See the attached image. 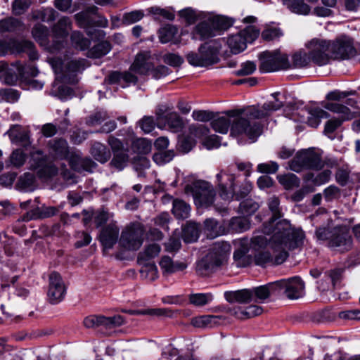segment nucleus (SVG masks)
Masks as SVG:
<instances>
[{
	"label": "nucleus",
	"instance_id": "39448f33",
	"mask_svg": "<svg viewBox=\"0 0 360 360\" xmlns=\"http://www.w3.org/2000/svg\"><path fill=\"white\" fill-rule=\"evenodd\" d=\"M329 229V226L319 228L316 231L318 240L328 241L329 247L340 252L348 251L352 248V239L347 226H336L333 230Z\"/></svg>",
	"mask_w": 360,
	"mask_h": 360
},
{
	"label": "nucleus",
	"instance_id": "c03bdc74",
	"mask_svg": "<svg viewBox=\"0 0 360 360\" xmlns=\"http://www.w3.org/2000/svg\"><path fill=\"white\" fill-rule=\"evenodd\" d=\"M277 179L288 190L298 187L300 183L299 178L292 173L279 174L277 176Z\"/></svg>",
	"mask_w": 360,
	"mask_h": 360
},
{
	"label": "nucleus",
	"instance_id": "72a5a7b5",
	"mask_svg": "<svg viewBox=\"0 0 360 360\" xmlns=\"http://www.w3.org/2000/svg\"><path fill=\"white\" fill-rule=\"evenodd\" d=\"M177 33L178 30L175 26L167 25L159 30L158 37L160 42L162 44L170 41L176 43L178 41V40L176 39Z\"/></svg>",
	"mask_w": 360,
	"mask_h": 360
},
{
	"label": "nucleus",
	"instance_id": "49530a36",
	"mask_svg": "<svg viewBox=\"0 0 360 360\" xmlns=\"http://www.w3.org/2000/svg\"><path fill=\"white\" fill-rule=\"evenodd\" d=\"M250 223L246 217H233L229 222V229L234 232H243L248 230Z\"/></svg>",
	"mask_w": 360,
	"mask_h": 360
},
{
	"label": "nucleus",
	"instance_id": "7c9ffc66",
	"mask_svg": "<svg viewBox=\"0 0 360 360\" xmlns=\"http://www.w3.org/2000/svg\"><path fill=\"white\" fill-rule=\"evenodd\" d=\"M281 1L292 13L303 15L311 14V8L304 0H281Z\"/></svg>",
	"mask_w": 360,
	"mask_h": 360
},
{
	"label": "nucleus",
	"instance_id": "de8ad7c7",
	"mask_svg": "<svg viewBox=\"0 0 360 360\" xmlns=\"http://www.w3.org/2000/svg\"><path fill=\"white\" fill-rule=\"evenodd\" d=\"M160 247L155 243L148 245L143 252H140L138 257V262L142 264V262L148 260L156 257L160 252Z\"/></svg>",
	"mask_w": 360,
	"mask_h": 360
},
{
	"label": "nucleus",
	"instance_id": "f8f14e48",
	"mask_svg": "<svg viewBox=\"0 0 360 360\" xmlns=\"http://www.w3.org/2000/svg\"><path fill=\"white\" fill-rule=\"evenodd\" d=\"M30 168L36 171L40 178H49L58 172L57 167L49 160L44 152L33 148L30 153Z\"/></svg>",
	"mask_w": 360,
	"mask_h": 360
},
{
	"label": "nucleus",
	"instance_id": "6e6d98bb",
	"mask_svg": "<svg viewBox=\"0 0 360 360\" xmlns=\"http://www.w3.org/2000/svg\"><path fill=\"white\" fill-rule=\"evenodd\" d=\"M21 25L17 19L8 18L0 21L1 32H11L17 30Z\"/></svg>",
	"mask_w": 360,
	"mask_h": 360
},
{
	"label": "nucleus",
	"instance_id": "9b49d317",
	"mask_svg": "<svg viewBox=\"0 0 360 360\" xmlns=\"http://www.w3.org/2000/svg\"><path fill=\"white\" fill-rule=\"evenodd\" d=\"M185 193L193 198L198 206H209L214 202L215 197L212 186L205 181H196L185 187Z\"/></svg>",
	"mask_w": 360,
	"mask_h": 360
},
{
	"label": "nucleus",
	"instance_id": "a878e982",
	"mask_svg": "<svg viewBox=\"0 0 360 360\" xmlns=\"http://www.w3.org/2000/svg\"><path fill=\"white\" fill-rule=\"evenodd\" d=\"M160 109L158 112V120L164 119L168 128L173 132H177L183 128L184 122L182 119L176 112L169 110L165 108L164 112H160Z\"/></svg>",
	"mask_w": 360,
	"mask_h": 360
},
{
	"label": "nucleus",
	"instance_id": "c756f323",
	"mask_svg": "<svg viewBox=\"0 0 360 360\" xmlns=\"http://www.w3.org/2000/svg\"><path fill=\"white\" fill-rule=\"evenodd\" d=\"M225 298L229 302L248 303L253 301V292L250 289L225 292Z\"/></svg>",
	"mask_w": 360,
	"mask_h": 360
},
{
	"label": "nucleus",
	"instance_id": "aec40b11",
	"mask_svg": "<svg viewBox=\"0 0 360 360\" xmlns=\"http://www.w3.org/2000/svg\"><path fill=\"white\" fill-rule=\"evenodd\" d=\"M65 287L61 276L56 272H53L49 276V288L48 297L52 304L62 301L65 295Z\"/></svg>",
	"mask_w": 360,
	"mask_h": 360
},
{
	"label": "nucleus",
	"instance_id": "2f4dec72",
	"mask_svg": "<svg viewBox=\"0 0 360 360\" xmlns=\"http://www.w3.org/2000/svg\"><path fill=\"white\" fill-rule=\"evenodd\" d=\"M179 15L188 25H192L197 20L204 21L205 12L196 11L191 8H186L181 10L179 12Z\"/></svg>",
	"mask_w": 360,
	"mask_h": 360
},
{
	"label": "nucleus",
	"instance_id": "4c0bfd02",
	"mask_svg": "<svg viewBox=\"0 0 360 360\" xmlns=\"http://www.w3.org/2000/svg\"><path fill=\"white\" fill-rule=\"evenodd\" d=\"M330 176L331 172L329 169H324L316 176L311 172H309L304 176V181L311 183L314 186H320L328 182Z\"/></svg>",
	"mask_w": 360,
	"mask_h": 360
},
{
	"label": "nucleus",
	"instance_id": "4468645a",
	"mask_svg": "<svg viewBox=\"0 0 360 360\" xmlns=\"http://www.w3.org/2000/svg\"><path fill=\"white\" fill-rule=\"evenodd\" d=\"M259 31L253 25H249L236 34L231 35L227 39V44L233 54L243 51L248 43H252L259 36Z\"/></svg>",
	"mask_w": 360,
	"mask_h": 360
},
{
	"label": "nucleus",
	"instance_id": "412c9836",
	"mask_svg": "<svg viewBox=\"0 0 360 360\" xmlns=\"http://www.w3.org/2000/svg\"><path fill=\"white\" fill-rule=\"evenodd\" d=\"M70 29V20L66 17L60 18L53 28L52 40L60 48V51L67 45L66 38Z\"/></svg>",
	"mask_w": 360,
	"mask_h": 360
},
{
	"label": "nucleus",
	"instance_id": "680f3d73",
	"mask_svg": "<svg viewBox=\"0 0 360 360\" xmlns=\"http://www.w3.org/2000/svg\"><path fill=\"white\" fill-rule=\"evenodd\" d=\"M279 166L277 162L270 161L266 163H261L257 165V169L260 173L274 174L278 170Z\"/></svg>",
	"mask_w": 360,
	"mask_h": 360
},
{
	"label": "nucleus",
	"instance_id": "052dcab7",
	"mask_svg": "<svg viewBox=\"0 0 360 360\" xmlns=\"http://www.w3.org/2000/svg\"><path fill=\"white\" fill-rule=\"evenodd\" d=\"M109 116L106 111H98L89 117L86 121V124L89 126L101 124Z\"/></svg>",
	"mask_w": 360,
	"mask_h": 360
},
{
	"label": "nucleus",
	"instance_id": "6e6552de",
	"mask_svg": "<svg viewBox=\"0 0 360 360\" xmlns=\"http://www.w3.org/2000/svg\"><path fill=\"white\" fill-rule=\"evenodd\" d=\"M323 167V162L320 153L312 149L298 151L288 162L289 169L297 173L308 169L319 170Z\"/></svg>",
	"mask_w": 360,
	"mask_h": 360
},
{
	"label": "nucleus",
	"instance_id": "3c124183",
	"mask_svg": "<svg viewBox=\"0 0 360 360\" xmlns=\"http://www.w3.org/2000/svg\"><path fill=\"white\" fill-rule=\"evenodd\" d=\"M212 298L210 293H195L189 296V301L196 307H202L210 303Z\"/></svg>",
	"mask_w": 360,
	"mask_h": 360
},
{
	"label": "nucleus",
	"instance_id": "bb28decb",
	"mask_svg": "<svg viewBox=\"0 0 360 360\" xmlns=\"http://www.w3.org/2000/svg\"><path fill=\"white\" fill-rule=\"evenodd\" d=\"M323 106L326 110L338 114L342 121L344 120H351L356 116L360 115V110L351 111L347 106L337 103L326 102Z\"/></svg>",
	"mask_w": 360,
	"mask_h": 360
},
{
	"label": "nucleus",
	"instance_id": "a19ab883",
	"mask_svg": "<svg viewBox=\"0 0 360 360\" xmlns=\"http://www.w3.org/2000/svg\"><path fill=\"white\" fill-rule=\"evenodd\" d=\"M262 313V308L257 305H250L243 309L241 308L235 309L233 314L240 319L252 318L260 315Z\"/></svg>",
	"mask_w": 360,
	"mask_h": 360
},
{
	"label": "nucleus",
	"instance_id": "423d86ee",
	"mask_svg": "<svg viewBox=\"0 0 360 360\" xmlns=\"http://www.w3.org/2000/svg\"><path fill=\"white\" fill-rule=\"evenodd\" d=\"M231 250V245L228 243L214 244L211 251L198 262V273L202 276H208L214 272L226 260Z\"/></svg>",
	"mask_w": 360,
	"mask_h": 360
},
{
	"label": "nucleus",
	"instance_id": "f257e3e1",
	"mask_svg": "<svg viewBox=\"0 0 360 360\" xmlns=\"http://www.w3.org/2000/svg\"><path fill=\"white\" fill-rule=\"evenodd\" d=\"M263 233L250 240L241 238L234 242L233 259L238 267L252 263L263 268L280 265L288 257L289 250L302 245L304 239L303 231L292 229L288 220L278 222L272 231L264 227Z\"/></svg>",
	"mask_w": 360,
	"mask_h": 360
},
{
	"label": "nucleus",
	"instance_id": "9d476101",
	"mask_svg": "<svg viewBox=\"0 0 360 360\" xmlns=\"http://www.w3.org/2000/svg\"><path fill=\"white\" fill-rule=\"evenodd\" d=\"M221 46L217 41H210L202 45L198 53L191 52L187 54L186 58L189 64L193 66L204 67L216 63Z\"/></svg>",
	"mask_w": 360,
	"mask_h": 360
},
{
	"label": "nucleus",
	"instance_id": "f704fd0d",
	"mask_svg": "<svg viewBox=\"0 0 360 360\" xmlns=\"http://www.w3.org/2000/svg\"><path fill=\"white\" fill-rule=\"evenodd\" d=\"M309 53L304 51H299L294 53L291 57V62L288 60L289 69L302 68L307 66L311 61Z\"/></svg>",
	"mask_w": 360,
	"mask_h": 360
},
{
	"label": "nucleus",
	"instance_id": "4be33fe9",
	"mask_svg": "<svg viewBox=\"0 0 360 360\" xmlns=\"http://www.w3.org/2000/svg\"><path fill=\"white\" fill-rule=\"evenodd\" d=\"M6 134L8 136L11 141L14 144L27 148L32 143L30 132L25 130L20 125H12L6 132Z\"/></svg>",
	"mask_w": 360,
	"mask_h": 360
},
{
	"label": "nucleus",
	"instance_id": "a211bd4d",
	"mask_svg": "<svg viewBox=\"0 0 360 360\" xmlns=\"http://www.w3.org/2000/svg\"><path fill=\"white\" fill-rule=\"evenodd\" d=\"M330 52L331 58L347 59L354 54V49L349 38L342 37L335 42H330Z\"/></svg>",
	"mask_w": 360,
	"mask_h": 360
},
{
	"label": "nucleus",
	"instance_id": "603ef678",
	"mask_svg": "<svg viewBox=\"0 0 360 360\" xmlns=\"http://www.w3.org/2000/svg\"><path fill=\"white\" fill-rule=\"evenodd\" d=\"M72 45L77 49L85 50L90 46V41L79 32H73L71 35Z\"/></svg>",
	"mask_w": 360,
	"mask_h": 360
},
{
	"label": "nucleus",
	"instance_id": "13d9d810",
	"mask_svg": "<svg viewBox=\"0 0 360 360\" xmlns=\"http://www.w3.org/2000/svg\"><path fill=\"white\" fill-rule=\"evenodd\" d=\"M105 316H89L84 319V325L86 328H95L101 325H104Z\"/></svg>",
	"mask_w": 360,
	"mask_h": 360
},
{
	"label": "nucleus",
	"instance_id": "c85d7f7f",
	"mask_svg": "<svg viewBox=\"0 0 360 360\" xmlns=\"http://www.w3.org/2000/svg\"><path fill=\"white\" fill-rule=\"evenodd\" d=\"M250 290L253 292V301L264 300L268 298L271 294L278 295L276 281L269 283L266 285H260Z\"/></svg>",
	"mask_w": 360,
	"mask_h": 360
},
{
	"label": "nucleus",
	"instance_id": "20e7f679",
	"mask_svg": "<svg viewBox=\"0 0 360 360\" xmlns=\"http://www.w3.org/2000/svg\"><path fill=\"white\" fill-rule=\"evenodd\" d=\"M153 67L151 61V56L149 51L139 53L131 64L129 71L120 73L112 72L109 76L111 83H119L122 87H125L130 84H135L138 79L135 74L139 75H146L150 73Z\"/></svg>",
	"mask_w": 360,
	"mask_h": 360
},
{
	"label": "nucleus",
	"instance_id": "58836bf2",
	"mask_svg": "<svg viewBox=\"0 0 360 360\" xmlns=\"http://www.w3.org/2000/svg\"><path fill=\"white\" fill-rule=\"evenodd\" d=\"M268 205H269V210L272 212L273 217H272L271 221H269V225H266V226H264V227H267V228L270 229L271 231H272L274 229L276 224L278 222H279V221H276L277 219H278L281 217V212L279 210L278 198L276 197L271 198L269 200ZM283 219L280 220V221H283Z\"/></svg>",
	"mask_w": 360,
	"mask_h": 360
},
{
	"label": "nucleus",
	"instance_id": "09e8293b",
	"mask_svg": "<svg viewBox=\"0 0 360 360\" xmlns=\"http://www.w3.org/2000/svg\"><path fill=\"white\" fill-rule=\"evenodd\" d=\"M132 150L139 154L146 155L151 151L152 143L146 139H136L132 142Z\"/></svg>",
	"mask_w": 360,
	"mask_h": 360
},
{
	"label": "nucleus",
	"instance_id": "79ce46f5",
	"mask_svg": "<svg viewBox=\"0 0 360 360\" xmlns=\"http://www.w3.org/2000/svg\"><path fill=\"white\" fill-rule=\"evenodd\" d=\"M191 212L190 205L181 200L173 201L172 213L178 219L188 218Z\"/></svg>",
	"mask_w": 360,
	"mask_h": 360
},
{
	"label": "nucleus",
	"instance_id": "2eb2a0df",
	"mask_svg": "<svg viewBox=\"0 0 360 360\" xmlns=\"http://www.w3.org/2000/svg\"><path fill=\"white\" fill-rule=\"evenodd\" d=\"M144 229L139 224H132L122 232L120 245L127 250H136L143 244Z\"/></svg>",
	"mask_w": 360,
	"mask_h": 360
},
{
	"label": "nucleus",
	"instance_id": "a18cd8bd",
	"mask_svg": "<svg viewBox=\"0 0 360 360\" xmlns=\"http://www.w3.org/2000/svg\"><path fill=\"white\" fill-rule=\"evenodd\" d=\"M205 232L207 237L214 238L224 233L219 223L214 219H207L204 222Z\"/></svg>",
	"mask_w": 360,
	"mask_h": 360
},
{
	"label": "nucleus",
	"instance_id": "774afa93",
	"mask_svg": "<svg viewBox=\"0 0 360 360\" xmlns=\"http://www.w3.org/2000/svg\"><path fill=\"white\" fill-rule=\"evenodd\" d=\"M139 124L145 133H150L155 128V122L152 117H144L139 122Z\"/></svg>",
	"mask_w": 360,
	"mask_h": 360
},
{
	"label": "nucleus",
	"instance_id": "f3484780",
	"mask_svg": "<svg viewBox=\"0 0 360 360\" xmlns=\"http://www.w3.org/2000/svg\"><path fill=\"white\" fill-rule=\"evenodd\" d=\"M278 295L283 292L290 300H297L304 295V283L298 276L276 281Z\"/></svg>",
	"mask_w": 360,
	"mask_h": 360
},
{
	"label": "nucleus",
	"instance_id": "ea45409f",
	"mask_svg": "<svg viewBox=\"0 0 360 360\" xmlns=\"http://www.w3.org/2000/svg\"><path fill=\"white\" fill-rule=\"evenodd\" d=\"M328 113L320 108H312L309 109L307 123L312 127H317L322 118H326Z\"/></svg>",
	"mask_w": 360,
	"mask_h": 360
},
{
	"label": "nucleus",
	"instance_id": "bf43d9fd",
	"mask_svg": "<svg viewBox=\"0 0 360 360\" xmlns=\"http://www.w3.org/2000/svg\"><path fill=\"white\" fill-rule=\"evenodd\" d=\"M112 213H110L103 210H99L96 212V214L95 216V222L97 226H101L108 221H110V223L115 222L112 220Z\"/></svg>",
	"mask_w": 360,
	"mask_h": 360
},
{
	"label": "nucleus",
	"instance_id": "5fc2aeb1",
	"mask_svg": "<svg viewBox=\"0 0 360 360\" xmlns=\"http://www.w3.org/2000/svg\"><path fill=\"white\" fill-rule=\"evenodd\" d=\"M27 160V155L22 149H16L13 151L10 157L11 165L16 167L22 166Z\"/></svg>",
	"mask_w": 360,
	"mask_h": 360
},
{
	"label": "nucleus",
	"instance_id": "7ed1b4c3",
	"mask_svg": "<svg viewBox=\"0 0 360 360\" xmlns=\"http://www.w3.org/2000/svg\"><path fill=\"white\" fill-rule=\"evenodd\" d=\"M84 62L82 59L62 60L59 58H49V63L56 75L51 90L53 95L61 100H66L72 96V89L61 83H77V75L84 69Z\"/></svg>",
	"mask_w": 360,
	"mask_h": 360
},
{
	"label": "nucleus",
	"instance_id": "393cba45",
	"mask_svg": "<svg viewBox=\"0 0 360 360\" xmlns=\"http://www.w3.org/2000/svg\"><path fill=\"white\" fill-rule=\"evenodd\" d=\"M159 266L163 276H170L187 268V264L185 262L174 261L169 256H162L159 262Z\"/></svg>",
	"mask_w": 360,
	"mask_h": 360
},
{
	"label": "nucleus",
	"instance_id": "864d4df0",
	"mask_svg": "<svg viewBox=\"0 0 360 360\" xmlns=\"http://www.w3.org/2000/svg\"><path fill=\"white\" fill-rule=\"evenodd\" d=\"M129 160L127 154L124 151L117 152L111 161V165L119 170H122L127 165Z\"/></svg>",
	"mask_w": 360,
	"mask_h": 360
},
{
	"label": "nucleus",
	"instance_id": "c9c22d12",
	"mask_svg": "<svg viewBox=\"0 0 360 360\" xmlns=\"http://www.w3.org/2000/svg\"><path fill=\"white\" fill-rule=\"evenodd\" d=\"M91 153L97 161L101 163L106 162L111 156L110 150L99 142H96L92 145Z\"/></svg>",
	"mask_w": 360,
	"mask_h": 360
},
{
	"label": "nucleus",
	"instance_id": "69168bd1",
	"mask_svg": "<svg viewBox=\"0 0 360 360\" xmlns=\"http://www.w3.org/2000/svg\"><path fill=\"white\" fill-rule=\"evenodd\" d=\"M256 65L252 61H247L241 64L240 68L237 71V75L240 76L248 75L252 74L256 70Z\"/></svg>",
	"mask_w": 360,
	"mask_h": 360
},
{
	"label": "nucleus",
	"instance_id": "6ab92c4d",
	"mask_svg": "<svg viewBox=\"0 0 360 360\" xmlns=\"http://www.w3.org/2000/svg\"><path fill=\"white\" fill-rule=\"evenodd\" d=\"M220 197L224 200H230L234 195L235 177L227 171L222 170L216 176Z\"/></svg>",
	"mask_w": 360,
	"mask_h": 360
},
{
	"label": "nucleus",
	"instance_id": "0eeeda50",
	"mask_svg": "<svg viewBox=\"0 0 360 360\" xmlns=\"http://www.w3.org/2000/svg\"><path fill=\"white\" fill-rule=\"evenodd\" d=\"M233 24L231 19L213 13H205L204 21L200 22L192 33L195 40H204L215 35V32L226 30Z\"/></svg>",
	"mask_w": 360,
	"mask_h": 360
},
{
	"label": "nucleus",
	"instance_id": "37998d69",
	"mask_svg": "<svg viewBox=\"0 0 360 360\" xmlns=\"http://www.w3.org/2000/svg\"><path fill=\"white\" fill-rule=\"evenodd\" d=\"M15 46V51L17 53L26 52L30 60H34L38 58V53L35 50L34 45L29 41H21L14 44Z\"/></svg>",
	"mask_w": 360,
	"mask_h": 360
},
{
	"label": "nucleus",
	"instance_id": "1a4fd4ad",
	"mask_svg": "<svg viewBox=\"0 0 360 360\" xmlns=\"http://www.w3.org/2000/svg\"><path fill=\"white\" fill-rule=\"evenodd\" d=\"M49 146L51 155L58 159H69V163L75 170L80 169L77 164V162L82 165L84 170L88 172H91V169L95 166L91 160H81L77 155L75 156L70 153L65 140L58 139L50 141Z\"/></svg>",
	"mask_w": 360,
	"mask_h": 360
},
{
	"label": "nucleus",
	"instance_id": "0e129e2a",
	"mask_svg": "<svg viewBox=\"0 0 360 360\" xmlns=\"http://www.w3.org/2000/svg\"><path fill=\"white\" fill-rule=\"evenodd\" d=\"M262 37L266 40H273L282 35L280 29L276 27H267L262 32Z\"/></svg>",
	"mask_w": 360,
	"mask_h": 360
},
{
	"label": "nucleus",
	"instance_id": "b1692460",
	"mask_svg": "<svg viewBox=\"0 0 360 360\" xmlns=\"http://www.w3.org/2000/svg\"><path fill=\"white\" fill-rule=\"evenodd\" d=\"M119 236V229L116 222H111L104 227L99 236V240L105 250L111 249L117 243Z\"/></svg>",
	"mask_w": 360,
	"mask_h": 360
},
{
	"label": "nucleus",
	"instance_id": "4d7b16f0",
	"mask_svg": "<svg viewBox=\"0 0 360 360\" xmlns=\"http://www.w3.org/2000/svg\"><path fill=\"white\" fill-rule=\"evenodd\" d=\"M143 13L141 11H134L126 13L123 15L122 23L125 25H131L141 20L143 18Z\"/></svg>",
	"mask_w": 360,
	"mask_h": 360
},
{
	"label": "nucleus",
	"instance_id": "cd10ccee",
	"mask_svg": "<svg viewBox=\"0 0 360 360\" xmlns=\"http://www.w3.org/2000/svg\"><path fill=\"white\" fill-rule=\"evenodd\" d=\"M221 316L216 315H202L192 318L191 323L200 328H212L219 324Z\"/></svg>",
	"mask_w": 360,
	"mask_h": 360
},
{
	"label": "nucleus",
	"instance_id": "e2e57ef3",
	"mask_svg": "<svg viewBox=\"0 0 360 360\" xmlns=\"http://www.w3.org/2000/svg\"><path fill=\"white\" fill-rule=\"evenodd\" d=\"M309 110L304 108H292V112L288 116L295 122H304L306 115H308Z\"/></svg>",
	"mask_w": 360,
	"mask_h": 360
},
{
	"label": "nucleus",
	"instance_id": "ddd939ff",
	"mask_svg": "<svg viewBox=\"0 0 360 360\" xmlns=\"http://www.w3.org/2000/svg\"><path fill=\"white\" fill-rule=\"evenodd\" d=\"M259 70L263 72L289 69L288 58L279 50L264 51L259 56Z\"/></svg>",
	"mask_w": 360,
	"mask_h": 360
},
{
	"label": "nucleus",
	"instance_id": "f03ea898",
	"mask_svg": "<svg viewBox=\"0 0 360 360\" xmlns=\"http://www.w3.org/2000/svg\"><path fill=\"white\" fill-rule=\"evenodd\" d=\"M279 96V93L272 94L274 101H268L261 107L248 106L229 112V117L214 119L211 122L212 127L216 132L224 134L230 128L231 136L240 139H248L253 143L262 134L261 120L282 107L283 103L278 98Z\"/></svg>",
	"mask_w": 360,
	"mask_h": 360
},
{
	"label": "nucleus",
	"instance_id": "5701e85b",
	"mask_svg": "<svg viewBox=\"0 0 360 360\" xmlns=\"http://www.w3.org/2000/svg\"><path fill=\"white\" fill-rule=\"evenodd\" d=\"M32 35L35 40L49 52L53 53L60 51V48L56 46L54 40L51 44H49V30L46 26L40 24L35 25L32 30Z\"/></svg>",
	"mask_w": 360,
	"mask_h": 360
},
{
	"label": "nucleus",
	"instance_id": "8fccbe9b",
	"mask_svg": "<svg viewBox=\"0 0 360 360\" xmlns=\"http://www.w3.org/2000/svg\"><path fill=\"white\" fill-rule=\"evenodd\" d=\"M0 81L9 85L13 84L16 81V75L6 63H0Z\"/></svg>",
	"mask_w": 360,
	"mask_h": 360
},
{
	"label": "nucleus",
	"instance_id": "e433bc0d",
	"mask_svg": "<svg viewBox=\"0 0 360 360\" xmlns=\"http://www.w3.org/2000/svg\"><path fill=\"white\" fill-rule=\"evenodd\" d=\"M141 269L139 271L141 277L148 281H153L158 277V270L153 262H142Z\"/></svg>",
	"mask_w": 360,
	"mask_h": 360
},
{
	"label": "nucleus",
	"instance_id": "dca6fc26",
	"mask_svg": "<svg viewBox=\"0 0 360 360\" xmlns=\"http://www.w3.org/2000/svg\"><path fill=\"white\" fill-rule=\"evenodd\" d=\"M311 60L319 65L327 64L331 58L330 42L322 39H312L307 45Z\"/></svg>",
	"mask_w": 360,
	"mask_h": 360
},
{
	"label": "nucleus",
	"instance_id": "473e14b6",
	"mask_svg": "<svg viewBox=\"0 0 360 360\" xmlns=\"http://www.w3.org/2000/svg\"><path fill=\"white\" fill-rule=\"evenodd\" d=\"M200 234L199 225L193 221L186 223L182 231V238L186 243H193L198 240Z\"/></svg>",
	"mask_w": 360,
	"mask_h": 360
},
{
	"label": "nucleus",
	"instance_id": "338daca9",
	"mask_svg": "<svg viewBox=\"0 0 360 360\" xmlns=\"http://www.w3.org/2000/svg\"><path fill=\"white\" fill-rule=\"evenodd\" d=\"M163 60L165 63L174 67L181 65L184 61L180 56L174 53L165 54L163 56Z\"/></svg>",
	"mask_w": 360,
	"mask_h": 360
}]
</instances>
